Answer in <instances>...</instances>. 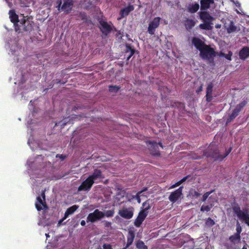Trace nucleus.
I'll use <instances>...</instances> for the list:
<instances>
[{
	"label": "nucleus",
	"mask_w": 249,
	"mask_h": 249,
	"mask_svg": "<svg viewBox=\"0 0 249 249\" xmlns=\"http://www.w3.org/2000/svg\"><path fill=\"white\" fill-rule=\"evenodd\" d=\"M231 149V147H230L228 150H226L224 154L222 155L220 154L219 151L216 146H214L213 144H211L208 147V149L204 151L203 156H196L194 157L193 159L195 160H199L202 159L203 157L205 156L207 158H211L214 159V160L215 161H222L230 153Z\"/></svg>",
	"instance_id": "f257e3e1"
},
{
	"label": "nucleus",
	"mask_w": 249,
	"mask_h": 249,
	"mask_svg": "<svg viewBox=\"0 0 249 249\" xmlns=\"http://www.w3.org/2000/svg\"><path fill=\"white\" fill-rule=\"evenodd\" d=\"M199 55L203 59L211 61H213L214 57H215L216 53L213 48L206 44L199 51Z\"/></svg>",
	"instance_id": "f03ea898"
},
{
	"label": "nucleus",
	"mask_w": 249,
	"mask_h": 249,
	"mask_svg": "<svg viewBox=\"0 0 249 249\" xmlns=\"http://www.w3.org/2000/svg\"><path fill=\"white\" fill-rule=\"evenodd\" d=\"M232 211L238 217L243 221L249 227V214L248 212H242L238 204H236L232 207Z\"/></svg>",
	"instance_id": "7ed1b4c3"
},
{
	"label": "nucleus",
	"mask_w": 249,
	"mask_h": 249,
	"mask_svg": "<svg viewBox=\"0 0 249 249\" xmlns=\"http://www.w3.org/2000/svg\"><path fill=\"white\" fill-rule=\"evenodd\" d=\"M34 22L32 21V18L28 16H23L22 18L20 19L19 26H20V30L22 29L24 31H31L33 29Z\"/></svg>",
	"instance_id": "20e7f679"
},
{
	"label": "nucleus",
	"mask_w": 249,
	"mask_h": 249,
	"mask_svg": "<svg viewBox=\"0 0 249 249\" xmlns=\"http://www.w3.org/2000/svg\"><path fill=\"white\" fill-rule=\"evenodd\" d=\"M105 216L104 213L96 209L93 213H89L87 217V222L94 223L96 221L101 219Z\"/></svg>",
	"instance_id": "39448f33"
},
{
	"label": "nucleus",
	"mask_w": 249,
	"mask_h": 249,
	"mask_svg": "<svg viewBox=\"0 0 249 249\" xmlns=\"http://www.w3.org/2000/svg\"><path fill=\"white\" fill-rule=\"evenodd\" d=\"M11 21L13 23L16 32H20V28L19 26L20 20L18 19V15L16 14L14 10H10L9 12Z\"/></svg>",
	"instance_id": "423d86ee"
},
{
	"label": "nucleus",
	"mask_w": 249,
	"mask_h": 249,
	"mask_svg": "<svg viewBox=\"0 0 249 249\" xmlns=\"http://www.w3.org/2000/svg\"><path fill=\"white\" fill-rule=\"evenodd\" d=\"M160 17H156L149 23L148 27V32L150 35H154L156 29L160 25Z\"/></svg>",
	"instance_id": "0eeeda50"
},
{
	"label": "nucleus",
	"mask_w": 249,
	"mask_h": 249,
	"mask_svg": "<svg viewBox=\"0 0 249 249\" xmlns=\"http://www.w3.org/2000/svg\"><path fill=\"white\" fill-rule=\"evenodd\" d=\"M88 178L94 183V182L98 183L104 177L103 176L101 170L96 169L94 170L93 172Z\"/></svg>",
	"instance_id": "6e6552de"
},
{
	"label": "nucleus",
	"mask_w": 249,
	"mask_h": 249,
	"mask_svg": "<svg viewBox=\"0 0 249 249\" xmlns=\"http://www.w3.org/2000/svg\"><path fill=\"white\" fill-rule=\"evenodd\" d=\"M118 213L122 217L129 219L133 216V208L131 207L128 208H124L119 211Z\"/></svg>",
	"instance_id": "1a4fd4ad"
},
{
	"label": "nucleus",
	"mask_w": 249,
	"mask_h": 249,
	"mask_svg": "<svg viewBox=\"0 0 249 249\" xmlns=\"http://www.w3.org/2000/svg\"><path fill=\"white\" fill-rule=\"evenodd\" d=\"M99 23L101 25L100 28V31L103 35L107 36L112 30L111 26L108 24L107 21L100 19L99 21Z\"/></svg>",
	"instance_id": "9d476101"
},
{
	"label": "nucleus",
	"mask_w": 249,
	"mask_h": 249,
	"mask_svg": "<svg viewBox=\"0 0 249 249\" xmlns=\"http://www.w3.org/2000/svg\"><path fill=\"white\" fill-rule=\"evenodd\" d=\"M183 186H180L173 192H172L169 196V200L173 203H175L182 195Z\"/></svg>",
	"instance_id": "9b49d317"
},
{
	"label": "nucleus",
	"mask_w": 249,
	"mask_h": 249,
	"mask_svg": "<svg viewBox=\"0 0 249 249\" xmlns=\"http://www.w3.org/2000/svg\"><path fill=\"white\" fill-rule=\"evenodd\" d=\"M93 184V182L88 177L78 187V191L79 192L88 191L91 188Z\"/></svg>",
	"instance_id": "f8f14e48"
},
{
	"label": "nucleus",
	"mask_w": 249,
	"mask_h": 249,
	"mask_svg": "<svg viewBox=\"0 0 249 249\" xmlns=\"http://www.w3.org/2000/svg\"><path fill=\"white\" fill-rule=\"evenodd\" d=\"M63 3L61 6V10L66 14L70 13L73 8L74 1L73 0H63Z\"/></svg>",
	"instance_id": "ddd939ff"
},
{
	"label": "nucleus",
	"mask_w": 249,
	"mask_h": 249,
	"mask_svg": "<svg viewBox=\"0 0 249 249\" xmlns=\"http://www.w3.org/2000/svg\"><path fill=\"white\" fill-rule=\"evenodd\" d=\"M147 214L148 213L141 210L140 212L139 213L137 217L135 220L134 225L136 227H140L142 222L144 221V220L147 216Z\"/></svg>",
	"instance_id": "4468645a"
},
{
	"label": "nucleus",
	"mask_w": 249,
	"mask_h": 249,
	"mask_svg": "<svg viewBox=\"0 0 249 249\" xmlns=\"http://www.w3.org/2000/svg\"><path fill=\"white\" fill-rule=\"evenodd\" d=\"M192 43L196 48L200 51L206 44L200 38L194 37L192 39Z\"/></svg>",
	"instance_id": "2eb2a0df"
},
{
	"label": "nucleus",
	"mask_w": 249,
	"mask_h": 249,
	"mask_svg": "<svg viewBox=\"0 0 249 249\" xmlns=\"http://www.w3.org/2000/svg\"><path fill=\"white\" fill-rule=\"evenodd\" d=\"M134 9V6L132 5H129L128 6L122 9L119 13L120 17L118 18V19H120L124 17L128 16L129 13L132 11Z\"/></svg>",
	"instance_id": "dca6fc26"
},
{
	"label": "nucleus",
	"mask_w": 249,
	"mask_h": 249,
	"mask_svg": "<svg viewBox=\"0 0 249 249\" xmlns=\"http://www.w3.org/2000/svg\"><path fill=\"white\" fill-rule=\"evenodd\" d=\"M213 83H210L208 85V86L206 89V94L205 95L206 101L208 103H210L212 101L213 96H212V92H213Z\"/></svg>",
	"instance_id": "f3484780"
},
{
	"label": "nucleus",
	"mask_w": 249,
	"mask_h": 249,
	"mask_svg": "<svg viewBox=\"0 0 249 249\" xmlns=\"http://www.w3.org/2000/svg\"><path fill=\"white\" fill-rule=\"evenodd\" d=\"M200 18L203 21H210L212 22L214 18L210 15V14L206 11H200L199 12Z\"/></svg>",
	"instance_id": "a211bd4d"
},
{
	"label": "nucleus",
	"mask_w": 249,
	"mask_h": 249,
	"mask_svg": "<svg viewBox=\"0 0 249 249\" xmlns=\"http://www.w3.org/2000/svg\"><path fill=\"white\" fill-rule=\"evenodd\" d=\"M239 56L241 60H245L249 56V48L244 47L239 52Z\"/></svg>",
	"instance_id": "6ab92c4d"
},
{
	"label": "nucleus",
	"mask_w": 249,
	"mask_h": 249,
	"mask_svg": "<svg viewBox=\"0 0 249 249\" xmlns=\"http://www.w3.org/2000/svg\"><path fill=\"white\" fill-rule=\"evenodd\" d=\"M78 206L74 205L69 208H68L66 211L64 213V216L60 222L62 221L64 219H66L70 215H71L74 213V212L78 209Z\"/></svg>",
	"instance_id": "aec40b11"
},
{
	"label": "nucleus",
	"mask_w": 249,
	"mask_h": 249,
	"mask_svg": "<svg viewBox=\"0 0 249 249\" xmlns=\"http://www.w3.org/2000/svg\"><path fill=\"white\" fill-rule=\"evenodd\" d=\"M214 3V0H201L200 9L206 10L210 7V5Z\"/></svg>",
	"instance_id": "412c9836"
},
{
	"label": "nucleus",
	"mask_w": 249,
	"mask_h": 249,
	"mask_svg": "<svg viewBox=\"0 0 249 249\" xmlns=\"http://www.w3.org/2000/svg\"><path fill=\"white\" fill-rule=\"evenodd\" d=\"M199 8V5L197 3L189 4L187 8V11L190 13H196Z\"/></svg>",
	"instance_id": "4be33fe9"
},
{
	"label": "nucleus",
	"mask_w": 249,
	"mask_h": 249,
	"mask_svg": "<svg viewBox=\"0 0 249 249\" xmlns=\"http://www.w3.org/2000/svg\"><path fill=\"white\" fill-rule=\"evenodd\" d=\"M135 238V234L134 231H130L127 236V243L126 246L123 249H126L128 248L133 243Z\"/></svg>",
	"instance_id": "5701e85b"
},
{
	"label": "nucleus",
	"mask_w": 249,
	"mask_h": 249,
	"mask_svg": "<svg viewBox=\"0 0 249 249\" xmlns=\"http://www.w3.org/2000/svg\"><path fill=\"white\" fill-rule=\"evenodd\" d=\"M240 111L236 107L232 110L231 114L229 116L226 121V124H228L233 121L239 114Z\"/></svg>",
	"instance_id": "b1692460"
},
{
	"label": "nucleus",
	"mask_w": 249,
	"mask_h": 249,
	"mask_svg": "<svg viewBox=\"0 0 249 249\" xmlns=\"http://www.w3.org/2000/svg\"><path fill=\"white\" fill-rule=\"evenodd\" d=\"M225 27L226 28L227 31L228 33H231L235 32L237 30V27L234 25V22L232 20L230 21V24L228 26L226 24H224Z\"/></svg>",
	"instance_id": "393cba45"
},
{
	"label": "nucleus",
	"mask_w": 249,
	"mask_h": 249,
	"mask_svg": "<svg viewBox=\"0 0 249 249\" xmlns=\"http://www.w3.org/2000/svg\"><path fill=\"white\" fill-rule=\"evenodd\" d=\"M37 202L36 203V207L37 211H41L42 210V207H41V205L44 207V208H47V205L45 202H43L40 196L37 197Z\"/></svg>",
	"instance_id": "a878e982"
},
{
	"label": "nucleus",
	"mask_w": 249,
	"mask_h": 249,
	"mask_svg": "<svg viewBox=\"0 0 249 249\" xmlns=\"http://www.w3.org/2000/svg\"><path fill=\"white\" fill-rule=\"evenodd\" d=\"M212 23L210 21H203V23L199 24V27L201 29L210 30L212 29Z\"/></svg>",
	"instance_id": "bb28decb"
},
{
	"label": "nucleus",
	"mask_w": 249,
	"mask_h": 249,
	"mask_svg": "<svg viewBox=\"0 0 249 249\" xmlns=\"http://www.w3.org/2000/svg\"><path fill=\"white\" fill-rule=\"evenodd\" d=\"M229 240L232 244H237L240 242L241 235L234 233L229 237Z\"/></svg>",
	"instance_id": "cd10ccee"
},
{
	"label": "nucleus",
	"mask_w": 249,
	"mask_h": 249,
	"mask_svg": "<svg viewBox=\"0 0 249 249\" xmlns=\"http://www.w3.org/2000/svg\"><path fill=\"white\" fill-rule=\"evenodd\" d=\"M171 106L178 108L180 110H183L185 109V106L183 103L179 102H173L171 103Z\"/></svg>",
	"instance_id": "c85d7f7f"
},
{
	"label": "nucleus",
	"mask_w": 249,
	"mask_h": 249,
	"mask_svg": "<svg viewBox=\"0 0 249 249\" xmlns=\"http://www.w3.org/2000/svg\"><path fill=\"white\" fill-rule=\"evenodd\" d=\"M135 50L134 49L132 48V46L129 44L126 45V53L129 52L130 53L127 57V60H129V59L132 57V56L134 54Z\"/></svg>",
	"instance_id": "c756f323"
},
{
	"label": "nucleus",
	"mask_w": 249,
	"mask_h": 249,
	"mask_svg": "<svg viewBox=\"0 0 249 249\" xmlns=\"http://www.w3.org/2000/svg\"><path fill=\"white\" fill-rule=\"evenodd\" d=\"M196 24V22L192 19H187L185 21V26L187 29H191Z\"/></svg>",
	"instance_id": "7c9ffc66"
},
{
	"label": "nucleus",
	"mask_w": 249,
	"mask_h": 249,
	"mask_svg": "<svg viewBox=\"0 0 249 249\" xmlns=\"http://www.w3.org/2000/svg\"><path fill=\"white\" fill-rule=\"evenodd\" d=\"M151 206L149 204V200H147L144 202L142 204V210L141 211L148 213V211L150 209Z\"/></svg>",
	"instance_id": "2f4dec72"
},
{
	"label": "nucleus",
	"mask_w": 249,
	"mask_h": 249,
	"mask_svg": "<svg viewBox=\"0 0 249 249\" xmlns=\"http://www.w3.org/2000/svg\"><path fill=\"white\" fill-rule=\"evenodd\" d=\"M214 206L213 203H211L208 205H202L200 208V211L201 212H209L211 208Z\"/></svg>",
	"instance_id": "473e14b6"
},
{
	"label": "nucleus",
	"mask_w": 249,
	"mask_h": 249,
	"mask_svg": "<svg viewBox=\"0 0 249 249\" xmlns=\"http://www.w3.org/2000/svg\"><path fill=\"white\" fill-rule=\"evenodd\" d=\"M136 246L138 249H148L147 247L141 240H139L137 242Z\"/></svg>",
	"instance_id": "72a5a7b5"
},
{
	"label": "nucleus",
	"mask_w": 249,
	"mask_h": 249,
	"mask_svg": "<svg viewBox=\"0 0 249 249\" xmlns=\"http://www.w3.org/2000/svg\"><path fill=\"white\" fill-rule=\"evenodd\" d=\"M120 89V87L117 86H109L108 89L110 92L117 93Z\"/></svg>",
	"instance_id": "f704fd0d"
},
{
	"label": "nucleus",
	"mask_w": 249,
	"mask_h": 249,
	"mask_svg": "<svg viewBox=\"0 0 249 249\" xmlns=\"http://www.w3.org/2000/svg\"><path fill=\"white\" fill-rule=\"evenodd\" d=\"M214 190H211V191L210 192H207L206 193H205L203 195V196H202V201L203 202H205L207 199L208 198L209 196L212 194L213 193V192H214Z\"/></svg>",
	"instance_id": "c9c22d12"
},
{
	"label": "nucleus",
	"mask_w": 249,
	"mask_h": 249,
	"mask_svg": "<svg viewBox=\"0 0 249 249\" xmlns=\"http://www.w3.org/2000/svg\"><path fill=\"white\" fill-rule=\"evenodd\" d=\"M247 103V101L244 100L240 104H238L235 107L241 111L242 108L246 105Z\"/></svg>",
	"instance_id": "e433bc0d"
},
{
	"label": "nucleus",
	"mask_w": 249,
	"mask_h": 249,
	"mask_svg": "<svg viewBox=\"0 0 249 249\" xmlns=\"http://www.w3.org/2000/svg\"><path fill=\"white\" fill-rule=\"evenodd\" d=\"M242 229L241 226H240V224H239V222H237L236 223V234H238L239 235H241V233L242 232Z\"/></svg>",
	"instance_id": "4c0bfd02"
},
{
	"label": "nucleus",
	"mask_w": 249,
	"mask_h": 249,
	"mask_svg": "<svg viewBox=\"0 0 249 249\" xmlns=\"http://www.w3.org/2000/svg\"><path fill=\"white\" fill-rule=\"evenodd\" d=\"M114 210H108V211H106L105 213H104L105 216H106L107 217H110L113 216L114 215Z\"/></svg>",
	"instance_id": "58836bf2"
},
{
	"label": "nucleus",
	"mask_w": 249,
	"mask_h": 249,
	"mask_svg": "<svg viewBox=\"0 0 249 249\" xmlns=\"http://www.w3.org/2000/svg\"><path fill=\"white\" fill-rule=\"evenodd\" d=\"M206 224L207 225L212 227L215 224V222L213 220L209 217L206 220Z\"/></svg>",
	"instance_id": "ea45409f"
},
{
	"label": "nucleus",
	"mask_w": 249,
	"mask_h": 249,
	"mask_svg": "<svg viewBox=\"0 0 249 249\" xmlns=\"http://www.w3.org/2000/svg\"><path fill=\"white\" fill-rule=\"evenodd\" d=\"M79 17L82 20L86 21L87 20V15L85 12H80Z\"/></svg>",
	"instance_id": "a19ab883"
},
{
	"label": "nucleus",
	"mask_w": 249,
	"mask_h": 249,
	"mask_svg": "<svg viewBox=\"0 0 249 249\" xmlns=\"http://www.w3.org/2000/svg\"><path fill=\"white\" fill-rule=\"evenodd\" d=\"M232 55V53L230 51L228 54H225L224 57L228 60L231 61V56Z\"/></svg>",
	"instance_id": "79ce46f5"
},
{
	"label": "nucleus",
	"mask_w": 249,
	"mask_h": 249,
	"mask_svg": "<svg viewBox=\"0 0 249 249\" xmlns=\"http://www.w3.org/2000/svg\"><path fill=\"white\" fill-rule=\"evenodd\" d=\"M140 195L141 194H139L138 192L137 193V194L135 196H132V198H136V199L137 200V202L139 203H141V198H140Z\"/></svg>",
	"instance_id": "37998d69"
},
{
	"label": "nucleus",
	"mask_w": 249,
	"mask_h": 249,
	"mask_svg": "<svg viewBox=\"0 0 249 249\" xmlns=\"http://www.w3.org/2000/svg\"><path fill=\"white\" fill-rule=\"evenodd\" d=\"M65 124H66V123L63 122L62 121H60V122L56 123L55 125V126L60 125L61 126V127H63L65 125Z\"/></svg>",
	"instance_id": "c03bdc74"
},
{
	"label": "nucleus",
	"mask_w": 249,
	"mask_h": 249,
	"mask_svg": "<svg viewBox=\"0 0 249 249\" xmlns=\"http://www.w3.org/2000/svg\"><path fill=\"white\" fill-rule=\"evenodd\" d=\"M104 249H112L111 246L110 244H104L103 246Z\"/></svg>",
	"instance_id": "a18cd8bd"
},
{
	"label": "nucleus",
	"mask_w": 249,
	"mask_h": 249,
	"mask_svg": "<svg viewBox=\"0 0 249 249\" xmlns=\"http://www.w3.org/2000/svg\"><path fill=\"white\" fill-rule=\"evenodd\" d=\"M56 158H59L61 160H64L66 158V156L63 155L57 154L56 156Z\"/></svg>",
	"instance_id": "49530a36"
},
{
	"label": "nucleus",
	"mask_w": 249,
	"mask_h": 249,
	"mask_svg": "<svg viewBox=\"0 0 249 249\" xmlns=\"http://www.w3.org/2000/svg\"><path fill=\"white\" fill-rule=\"evenodd\" d=\"M190 176L189 175H188L184 178H183L181 179H180V180H179V182L180 183V184H181L182 183H183L184 182H185L187 179V178H189Z\"/></svg>",
	"instance_id": "de8ad7c7"
},
{
	"label": "nucleus",
	"mask_w": 249,
	"mask_h": 249,
	"mask_svg": "<svg viewBox=\"0 0 249 249\" xmlns=\"http://www.w3.org/2000/svg\"><path fill=\"white\" fill-rule=\"evenodd\" d=\"M203 90V85L201 84L200 86L196 90V92L197 94H199L200 92H201Z\"/></svg>",
	"instance_id": "09e8293b"
},
{
	"label": "nucleus",
	"mask_w": 249,
	"mask_h": 249,
	"mask_svg": "<svg viewBox=\"0 0 249 249\" xmlns=\"http://www.w3.org/2000/svg\"><path fill=\"white\" fill-rule=\"evenodd\" d=\"M200 195H201V194L199 193H198V192L196 191H194V194H193V196H195L196 197H198Z\"/></svg>",
	"instance_id": "8fccbe9b"
},
{
	"label": "nucleus",
	"mask_w": 249,
	"mask_h": 249,
	"mask_svg": "<svg viewBox=\"0 0 249 249\" xmlns=\"http://www.w3.org/2000/svg\"><path fill=\"white\" fill-rule=\"evenodd\" d=\"M111 225V223L108 221H106L105 223V226L107 228L110 227Z\"/></svg>",
	"instance_id": "3c124183"
},
{
	"label": "nucleus",
	"mask_w": 249,
	"mask_h": 249,
	"mask_svg": "<svg viewBox=\"0 0 249 249\" xmlns=\"http://www.w3.org/2000/svg\"><path fill=\"white\" fill-rule=\"evenodd\" d=\"M147 190V187H144L141 191L138 192V194H141L142 193H143L144 192H145Z\"/></svg>",
	"instance_id": "603ef678"
},
{
	"label": "nucleus",
	"mask_w": 249,
	"mask_h": 249,
	"mask_svg": "<svg viewBox=\"0 0 249 249\" xmlns=\"http://www.w3.org/2000/svg\"><path fill=\"white\" fill-rule=\"evenodd\" d=\"M80 224L82 226H85L86 225V222L85 220H83L81 221Z\"/></svg>",
	"instance_id": "864d4df0"
},
{
	"label": "nucleus",
	"mask_w": 249,
	"mask_h": 249,
	"mask_svg": "<svg viewBox=\"0 0 249 249\" xmlns=\"http://www.w3.org/2000/svg\"><path fill=\"white\" fill-rule=\"evenodd\" d=\"M61 4H57V5L56 6V7L57 8V10L58 11H60V10H61Z\"/></svg>",
	"instance_id": "5fc2aeb1"
},
{
	"label": "nucleus",
	"mask_w": 249,
	"mask_h": 249,
	"mask_svg": "<svg viewBox=\"0 0 249 249\" xmlns=\"http://www.w3.org/2000/svg\"><path fill=\"white\" fill-rule=\"evenodd\" d=\"M225 246L226 247L227 249H233L231 246H230L228 244L225 245Z\"/></svg>",
	"instance_id": "6e6d98bb"
},
{
	"label": "nucleus",
	"mask_w": 249,
	"mask_h": 249,
	"mask_svg": "<svg viewBox=\"0 0 249 249\" xmlns=\"http://www.w3.org/2000/svg\"><path fill=\"white\" fill-rule=\"evenodd\" d=\"M175 185L176 186V187H178V186H179L180 185H181L180 183L179 182V181H178L176 183H175Z\"/></svg>",
	"instance_id": "4d7b16f0"
},
{
	"label": "nucleus",
	"mask_w": 249,
	"mask_h": 249,
	"mask_svg": "<svg viewBox=\"0 0 249 249\" xmlns=\"http://www.w3.org/2000/svg\"><path fill=\"white\" fill-rule=\"evenodd\" d=\"M225 55V53L220 52L219 55V56L224 57Z\"/></svg>",
	"instance_id": "13d9d810"
},
{
	"label": "nucleus",
	"mask_w": 249,
	"mask_h": 249,
	"mask_svg": "<svg viewBox=\"0 0 249 249\" xmlns=\"http://www.w3.org/2000/svg\"><path fill=\"white\" fill-rule=\"evenodd\" d=\"M176 186L175 185V184H174L173 185H171L170 187H169V189H173V188H176Z\"/></svg>",
	"instance_id": "bf43d9fd"
},
{
	"label": "nucleus",
	"mask_w": 249,
	"mask_h": 249,
	"mask_svg": "<svg viewBox=\"0 0 249 249\" xmlns=\"http://www.w3.org/2000/svg\"><path fill=\"white\" fill-rule=\"evenodd\" d=\"M56 3H57V4H62V0H57V1H56Z\"/></svg>",
	"instance_id": "052dcab7"
},
{
	"label": "nucleus",
	"mask_w": 249,
	"mask_h": 249,
	"mask_svg": "<svg viewBox=\"0 0 249 249\" xmlns=\"http://www.w3.org/2000/svg\"><path fill=\"white\" fill-rule=\"evenodd\" d=\"M41 196L43 197V198L45 200V196L44 193H42L41 194Z\"/></svg>",
	"instance_id": "680f3d73"
},
{
	"label": "nucleus",
	"mask_w": 249,
	"mask_h": 249,
	"mask_svg": "<svg viewBox=\"0 0 249 249\" xmlns=\"http://www.w3.org/2000/svg\"><path fill=\"white\" fill-rule=\"evenodd\" d=\"M155 155H160V153L159 151L156 152L154 154Z\"/></svg>",
	"instance_id": "e2e57ef3"
},
{
	"label": "nucleus",
	"mask_w": 249,
	"mask_h": 249,
	"mask_svg": "<svg viewBox=\"0 0 249 249\" xmlns=\"http://www.w3.org/2000/svg\"><path fill=\"white\" fill-rule=\"evenodd\" d=\"M241 249H248L246 245H244Z\"/></svg>",
	"instance_id": "0e129e2a"
},
{
	"label": "nucleus",
	"mask_w": 249,
	"mask_h": 249,
	"mask_svg": "<svg viewBox=\"0 0 249 249\" xmlns=\"http://www.w3.org/2000/svg\"><path fill=\"white\" fill-rule=\"evenodd\" d=\"M159 144H160V145L161 147H163V146H162V143H161V142L159 143Z\"/></svg>",
	"instance_id": "69168bd1"
},
{
	"label": "nucleus",
	"mask_w": 249,
	"mask_h": 249,
	"mask_svg": "<svg viewBox=\"0 0 249 249\" xmlns=\"http://www.w3.org/2000/svg\"><path fill=\"white\" fill-rule=\"evenodd\" d=\"M57 83H60V81L59 80L58 82H57Z\"/></svg>",
	"instance_id": "338daca9"
},
{
	"label": "nucleus",
	"mask_w": 249,
	"mask_h": 249,
	"mask_svg": "<svg viewBox=\"0 0 249 249\" xmlns=\"http://www.w3.org/2000/svg\"><path fill=\"white\" fill-rule=\"evenodd\" d=\"M97 249H102L101 248H98Z\"/></svg>",
	"instance_id": "774afa93"
}]
</instances>
